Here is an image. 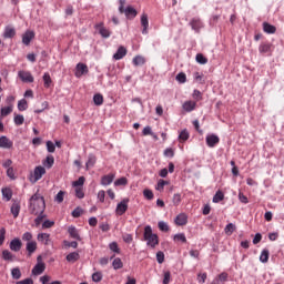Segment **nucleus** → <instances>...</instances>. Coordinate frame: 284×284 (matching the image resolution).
Listing matches in <instances>:
<instances>
[{"mask_svg":"<svg viewBox=\"0 0 284 284\" xmlns=\"http://www.w3.org/2000/svg\"><path fill=\"white\" fill-rule=\"evenodd\" d=\"M225 199V194H223L222 191H217L215 195L213 196V203H221Z\"/></svg>","mask_w":284,"mask_h":284,"instance_id":"nucleus-45","label":"nucleus"},{"mask_svg":"<svg viewBox=\"0 0 284 284\" xmlns=\"http://www.w3.org/2000/svg\"><path fill=\"white\" fill-rule=\"evenodd\" d=\"M113 270H121L123 267V261H121V257H115L112 262Z\"/></svg>","mask_w":284,"mask_h":284,"instance_id":"nucleus-39","label":"nucleus"},{"mask_svg":"<svg viewBox=\"0 0 284 284\" xmlns=\"http://www.w3.org/2000/svg\"><path fill=\"white\" fill-rule=\"evenodd\" d=\"M47 150L50 154H53L57 150V145H54L52 141H47Z\"/></svg>","mask_w":284,"mask_h":284,"instance_id":"nucleus-57","label":"nucleus"},{"mask_svg":"<svg viewBox=\"0 0 284 284\" xmlns=\"http://www.w3.org/2000/svg\"><path fill=\"white\" fill-rule=\"evenodd\" d=\"M142 34H148V28H150V21L148 20V13L141 16Z\"/></svg>","mask_w":284,"mask_h":284,"instance_id":"nucleus-20","label":"nucleus"},{"mask_svg":"<svg viewBox=\"0 0 284 284\" xmlns=\"http://www.w3.org/2000/svg\"><path fill=\"white\" fill-rule=\"evenodd\" d=\"M13 145H14V142H12V140H10L8 136L6 135L0 136V148H2L3 150H10L12 149Z\"/></svg>","mask_w":284,"mask_h":284,"instance_id":"nucleus-11","label":"nucleus"},{"mask_svg":"<svg viewBox=\"0 0 284 284\" xmlns=\"http://www.w3.org/2000/svg\"><path fill=\"white\" fill-rule=\"evenodd\" d=\"M173 241L181 242V243H187V237H185V233H179L173 236Z\"/></svg>","mask_w":284,"mask_h":284,"instance_id":"nucleus-42","label":"nucleus"},{"mask_svg":"<svg viewBox=\"0 0 284 284\" xmlns=\"http://www.w3.org/2000/svg\"><path fill=\"white\" fill-rule=\"evenodd\" d=\"M143 194L149 201H152V199H154V193L152 192V190L145 189L143 191Z\"/></svg>","mask_w":284,"mask_h":284,"instance_id":"nucleus-59","label":"nucleus"},{"mask_svg":"<svg viewBox=\"0 0 284 284\" xmlns=\"http://www.w3.org/2000/svg\"><path fill=\"white\" fill-rule=\"evenodd\" d=\"M195 61H197L201 65H205V63H207V58H205L203 53H197L195 57Z\"/></svg>","mask_w":284,"mask_h":284,"instance_id":"nucleus-48","label":"nucleus"},{"mask_svg":"<svg viewBox=\"0 0 284 284\" xmlns=\"http://www.w3.org/2000/svg\"><path fill=\"white\" fill-rule=\"evenodd\" d=\"M133 65H145V58L143 55H135L132 60Z\"/></svg>","mask_w":284,"mask_h":284,"instance_id":"nucleus-28","label":"nucleus"},{"mask_svg":"<svg viewBox=\"0 0 284 284\" xmlns=\"http://www.w3.org/2000/svg\"><path fill=\"white\" fill-rule=\"evenodd\" d=\"M120 3V7H119V12L121 14H125L126 19H134L136 18V9H134L132 6H128L125 9H124V6H125V0H120L119 1Z\"/></svg>","mask_w":284,"mask_h":284,"instance_id":"nucleus-3","label":"nucleus"},{"mask_svg":"<svg viewBox=\"0 0 284 284\" xmlns=\"http://www.w3.org/2000/svg\"><path fill=\"white\" fill-rule=\"evenodd\" d=\"M45 174V168L39 165L36 166L33 170V173H31L29 181L31 183H37L38 181H41L43 179V175Z\"/></svg>","mask_w":284,"mask_h":284,"instance_id":"nucleus-4","label":"nucleus"},{"mask_svg":"<svg viewBox=\"0 0 284 284\" xmlns=\"http://www.w3.org/2000/svg\"><path fill=\"white\" fill-rule=\"evenodd\" d=\"M18 77L23 83H34V77H32V73H30V71H19Z\"/></svg>","mask_w":284,"mask_h":284,"instance_id":"nucleus-8","label":"nucleus"},{"mask_svg":"<svg viewBox=\"0 0 284 284\" xmlns=\"http://www.w3.org/2000/svg\"><path fill=\"white\" fill-rule=\"evenodd\" d=\"M51 277L49 275H43L40 277V283L42 284H61V281H53L50 283Z\"/></svg>","mask_w":284,"mask_h":284,"instance_id":"nucleus-36","label":"nucleus"},{"mask_svg":"<svg viewBox=\"0 0 284 284\" xmlns=\"http://www.w3.org/2000/svg\"><path fill=\"white\" fill-rule=\"evenodd\" d=\"M192 97H193L195 103H196V101H203V93H201V91H199L196 89L193 91Z\"/></svg>","mask_w":284,"mask_h":284,"instance_id":"nucleus-52","label":"nucleus"},{"mask_svg":"<svg viewBox=\"0 0 284 284\" xmlns=\"http://www.w3.org/2000/svg\"><path fill=\"white\" fill-rule=\"evenodd\" d=\"M9 247L11 252H21V247H23V242H21V239L14 237L11 240Z\"/></svg>","mask_w":284,"mask_h":284,"instance_id":"nucleus-10","label":"nucleus"},{"mask_svg":"<svg viewBox=\"0 0 284 284\" xmlns=\"http://www.w3.org/2000/svg\"><path fill=\"white\" fill-rule=\"evenodd\" d=\"M2 260L3 261H14V254L10 252L9 250H3L2 251Z\"/></svg>","mask_w":284,"mask_h":284,"instance_id":"nucleus-32","label":"nucleus"},{"mask_svg":"<svg viewBox=\"0 0 284 284\" xmlns=\"http://www.w3.org/2000/svg\"><path fill=\"white\" fill-rule=\"evenodd\" d=\"M22 241H27V243H32V233H30V232L23 233Z\"/></svg>","mask_w":284,"mask_h":284,"instance_id":"nucleus-63","label":"nucleus"},{"mask_svg":"<svg viewBox=\"0 0 284 284\" xmlns=\"http://www.w3.org/2000/svg\"><path fill=\"white\" fill-rule=\"evenodd\" d=\"M156 261L160 265L165 262V253H163V251L156 253Z\"/></svg>","mask_w":284,"mask_h":284,"instance_id":"nucleus-54","label":"nucleus"},{"mask_svg":"<svg viewBox=\"0 0 284 284\" xmlns=\"http://www.w3.org/2000/svg\"><path fill=\"white\" fill-rule=\"evenodd\" d=\"M144 241H146V245H149V247H156V245L159 244V235L154 234L152 232V226L146 225L144 227Z\"/></svg>","mask_w":284,"mask_h":284,"instance_id":"nucleus-2","label":"nucleus"},{"mask_svg":"<svg viewBox=\"0 0 284 284\" xmlns=\"http://www.w3.org/2000/svg\"><path fill=\"white\" fill-rule=\"evenodd\" d=\"M26 250H27L28 256H32V254H34L37 252V242L36 241L28 242Z\"/></svg>","mask_w":284,"mask_h":284,"instance_id":"nucleus-23","label":"nucleus"},{"mask_svg":"<svg viewBox=\"0 0 284 284\" xmlns=\"http://www.w3.org/2000/svg\"><path fill=\"white\" fill-rule=\"evenodd\" d=\"M32 39H34V31H26L22 36V43L24 45H30V43L32 42Z\"/></svg>","mask_w":284,"mask_h":284,"instance_id":"nucleus-17","label":"nucleus"},{"mask_svg":"<svg viewBox=\"0 0 284 284\" xmlns=\"http://www.w3.org/2000/svg\"><path fill=\"white\" fill-rule=\"evenodd\" d=\"M115 187L120 185H128V178H120L114 182Z\"/></svg>","mask_w":284,"mask_h":284,"instance_id":"nucleus-56","label":"nucleus"},{"mask_svg":"<svg viewBox=\"0 0 284 284\" xmlns=\"http://www.w3.org/2000/svg\"><path fill=\"white\" fill-rule=\"evenodd\" d=\"M75 196H77V199H84L85 197V193L83 192V186L75 187Z\"/></svg>","mask_w":284,"mask_h":284,"instance_id":"nucleus-58","label":"nucleus"},{"mask_svg":"<svg viewBox=\"0 0 284 284\" xmlns=\"http://www.w3.org/2000/svg\"><path fill=\"white\" fill-rule=\"evenodd\" d=\"M94 105H103V95L101 93H97L93 95Z\"/></svg>","mask_w":284,"mask_h":284,"instance_id":"nucleus-44","label":"nucleus"},{"mask_svg":"<svg viewBox=\"0 0 284 284\" xmlns=\"http://www.w3.org/2000/svg\"><path fill=\"white\" fill-rule=\"evenodd\" d=\"M6 243V227L0 229V247Z\"/></svg>","mask_w":284,"mask_h":284,"instance_id":"nucleus-61","label":"nucleus"},{"mask_svg":"<svg viewBox=\"0 0 284 284\" xmlns=\"http://www.w3.org/2000/svg\"><path fill=\"white\" fill-rule=\"evenodd\" d=\"M170 182L165 181V180H159L158 184L155 186V190H158V192H163L165 185H169Z\"/></svg>","mask_w":284,"mask_h":284,"instance_id":"nucleus-43","label":"nucleus"},{"mask_svg":"<svg viewBox=\"0 0 284 284\" xmlns=\"http://www.w3.org/2000/svg\"><path fill=\"white\" fill-rule=\"evenodd\" d=\"M43 79V83H44V88H50V85H52V78L50 77V73L45 72L42 77Z\"/></svg>","mask_w":284,"mask_h":284,"instance_id":"nucleus-37","label":"nucleus"},{"mask_svg":"<svg viewBox=\"0 0 284 284\" xmlns=\"http://www.w3.org/2000/svg\"><path fill=\"white\" fill-rule=\"evenodd\" d=\"M92 281H93V283H101V281H103V273H101V272L93 273Z\"/></svg>","mask_w":284,"mask_h":284,"instance_id":"nucleus-46","label":"nucleus"},{"mask_svg":"<svg viewBox=\"0 0 284 284\" xmlns=\"http://www.w3.org/2000/svg\"><path fill=\"white\" fill-rule=\"evenodd\" d=\"M2 197L6 201H11V199H12V190L10 187L2 189Z\"/></svg>","mask_w":284,"mask_h":284,"instance_id":"nucleus-31","label":"nucleus"},{"mask_svg":"<svg viewBox=\"0 0 284 284\" xmlns=\"http://www.w3.org/2000/svg\"><path fill=\"white\" fill-rule=\"evenodd\" d=\"M205 141L207 148H216V145H219V143L221 142V139L219 138V135L210 133L206 135Z\"/></svg>","mask_w":284,"mask_h":284,"instance_id":"nucleus-7","label":"nucleus"},{"mask_svg":"<svg viewBox=\"0 0 284 284\" xmlns=\"http://www.w3.org/2000/svg\"><path fill=\"white\" fill-rule=\"evenodd\" d=\"M176 81H179V83H185V81H187V77L185 73L181 72L176 75Z\"/></svg>","mask_w":284,"mask_h":284,"instance_id":"nucleus-62","label":"nucleus"},{"mask_svg":"<svg viewBox=\"0 0 284 284\" xmlns=\"http://www.w3.org/2000/svg\"><path fill=\"white\" fill-rule=\"evenodd\" d=\"M68 263H77L79 261V253L72 252L67 255Z\"/></svg>","mask_w":284,"mask_h":284,"instance_id":"nucleus-35","label":"nucleus"},{"mask_svg":"<svg viewBox=\"0 0 284 284\" xmlns=\"http://www.w3.org/2000/svg\"><path fill=\"white\" fill-rule=\"evenodd\" d=\"M125 54H128V49H125L124 47H119L118 51L113 54V59L115 61H121V59H123Z\"/></svg>","mask_w":284,"mask_h":284,"instance_id":"nucleus-21","label":"nucleus"},{"mask_svg":"<svg viewBox=\"0 0 284 284\" xmlns=\"http://www.w3.org/2000/svg\"><path fill=\"white\" fill-rule=\"evenodd\" d=\"M172 278V273L170 271L164 272V277H163V284H170V281Z\"/></svg>","mask_w":284,"mask_h":284,"instance_id":"nucleus-60","label":"nucleus"},{"mask_svg":"<svg viewBox=\"0 0 284 284\" xmlns=\"http://www.w3.org/2000/svg\"><path fill=\"white\" fill-rule=\"evenodd\" d=\"M85 183V178L80 176L77 181L72 182L73 187H83Z\"/></svg>","mask_w":284,"mask_h":284,"instance_id":"nucleus-47","label":"nucleus"},{"mask_svg":"<svg viewBox=\"0 0 284 284\" xmlns=\"http://www.w3.org/2000/svg\"><path fill=\"white\" fill-rule=\"evenodd\" d=\"M83 74H88V64L80 62L75 67V77L79 79Z\"/></svg>","mask_w":284,"mask_h":284,"instance_id":"nucleus-13","label":"nucleus"},{"mask_svg":"<svg viewBox=\"0 0 284 284\" xmlns=\"http://www.w3.org/2000/svg\"><path fill=\"white\" fill-rule=\"evenodd\" d=\"M128 203H130V199L125 197L120 203H118L115 207V214L118 216H123L125 212H128Z\"/></svg>","mask_w":284,"mask_h":284,"instance_id":"nucleus-5","label":"nucleus"},{"mask_svg":"<svg viewBox=\"0 0 284 284\" xmlns=\"http://www.w3.org/2000/svg\"><path fill=\"white\" fill-rule=\"evenodd\" d=\"M260 53L261 54H267V52H270V50H272V44L267 43V42H262L258 47Z\"/></svg>","mask_w":284,"mask_h":284,"instance_id":"nucleus-26","label":"nucleus"},{"mask_svg":"<svg viewBox=\"0 0 284 284\" xmlns=\"http://www.w3.org/2000/svg\"><path fill=\"white\" fill-rule=\"evenodd\" d=\"M65 199V191H59L58 194L54 196V202L58 204L63 203Z\"/></svg>","mask_w":284,"mask_h":284,"instance_id":"nucleus-38","label":"nucleus"},{"mask_svg":"<svg viewBox=\"0 0 284 284\" xmlns=\"http://www.w3.org/2000/svg\"><path fill=\"white\" fill-rule=\"evenodd\" d=\"M260 261H261V263H267V261H270V250L264 248L261 252Z\"/></svg>","mask_w":284,"mask_h":284,"instance_id":"nucleus-29","label":"nucleus"},{"mask_svg":"<svg viewBox=\"0 0 284 284\" xmlns=\"http://www.w3.org/2000/svg\"><path fill=\"white\" fill-rule=\"evenodd\" d=\"M38 242L41 243L42 245H49L52 243V239H50L49 233H39L38 236Z\"/></svg>","mask_w":284,"mask_h":284,"instance_id":"nucleus-16","label":"nucleus"},{"mask_svg":"<svg viewBox=\"0 0 284 284\" xmlns=\"http://www.w3.org/2000/svg\"><path fill=\"white\" fill-rule=\"evenodd\" d=\"M42 164L44 165V168L50 170V168H52V165H54V156L53 155H48L45 158V160L42 161Z\"/></svg>","mask_w":284,"mask_h":284,"instance_id":"nucleus-27","label":"nucleus"},{"mask_svg":"<svg viewBox=\"0 0 284 284\" xmlns=\"http://www.w3.org/2000/svg\"><path fill=\"white\" fill-rule=\"evenodd\" d=\"M190 26L195 32H201V29H203V21H201L200 18H193L190 21Z\"/></svg>","mask_w":284,"mask_h":284,"instance_id":"nucleus-14","label":"nucleus"},{"mask_svg":"<svg viewBox=\"0 0 284 284\" xmlns=\"http://www.w3.org/2000/svg\"><path fill=\"white\" fill-rule=\"evenodd\" d=\"M19 212H21V204L14 201L11 205V214L13 219H17L19 216Z\"/></svg>","mask_w":284,"mask_h":284,"instance_id":"nucleus-22","label":"nucleus"},{"mask_svg":"<svg viewBox=\"0 0 284 284\" xmlns=\"http://www.w3.org/2000/svg\"><path fill=\"white\" fill-rule=\"evenodd\" d=\"M184 112H194L196 110V101L187 100L182 104Z\"/></svg>","mask_w":284,"mask_h":284,"instance_id":"nucleus-15","label":"nucleus"},{"mask_svg":"<svg viewBox=\"0 0 284 284\" xmlns=\"http://www.w3.org/2000/svg\"><path fill=\"white\" fill-rule=\"evenodd\" d=\"M13 108H14V105H8L4 108H1V110H0L1 116H8L9 114H12Z\"/></svg>","mask_w":284,"mask_h":284,"instance_id":"nucleus-34","label":"nucleus"},{"mask_svg":"<svg viewBox=\"0 0 284 284\" xmlns=\"http://www.w3.org/2000/svg\"><path fill=\"white\" fill-rule=\"evenodd\" d=\"M181 204V194L175 193L173 195V205H180Z\"/></svg>","mask_w":284,"mask_h":284,"instance_id":"nucleus-64","label":"nucleus"},{"mask_svg":"<svg viewBox=\"0 0 284 284\" xmlns=\"http://www.w3.org/2000/svg\"><path fill=\"white\" fill-rule=\"evenodd\" d=\"M2 37L3 39H14L17 37V30L12 26H7Z\"/></svg>","mask_w":284,"mask_h":284,"instance_id":"nucleus-12","label":"nucleus"},{"mask_svg":"<svg viewBox=\"0 0 284 284\" xmlns=\"http://www.w3.org/2000/svg\"><path fill=\"white\" fill-rule=\"evenodd\" d=\"M187 139H190V132H187V130L184 129L183 131L180 132L179 140L180 141H187Z\"/></svg>","mask_w":284,"mask_h":284,"instance_id":"nucleus-51","label":"nucleus"},{"mask_svg":"<svg viewBox=\"0 0 284 284\" xmlns=\"http://www.w3.org/2000/svg\"><path fill=\"white\" fill-rule=\"evenodd\" d=\"M94 28L98 30L102 39H110L112 32H110V29L105 28L103 22L97 23Z\"/></svg>","mask_w":284,"mask_h":284,"instance_id":"nucleus-6","label":"nucleus"},{"mask_svg":"<svg viewBox=\"0 0 284 284\" xmlns=\"http://www.w3.org/2000/svg\"><path fill=\"white\" fill-rule=\"evenodd\" d=\"M225 234H227L229 236H232V234H234V232H236V225H234L233 223H229L225 229H224Z\"/></svg>","mask_w":284,"mask_h":284,"instance_id":"nucleus-33","label":"nucleus"},{"mask_svg":"<svg viewBox=\"0 0 284 284\" xmlns=\"http://www.w3.org/2000/svg\"><path fill=\"white\" fill-rule=\"evenodd\" d=\"M68 233L70 234L71 239H74L75 241H81V235H79V230H77L74 226H69Z\"/></svg>","mask_w":284,"mask_h":284,"instance_id":"nucleus-25","label":"nucleus"},{"mask_svg":"<svg viewBox=\"0 0 284 284\" xmlns=\"http://www.w3.org/2000/svg\"><path fill=\"white\" fill-rule=\"evenodd\" d=\"M72 216L73 219H79V216H81V214H83V209H81L80 206L75 207L73 211H72Z\"/></svg>","mask_w":284,"mask_h":284,"instance_id":"nucleus-55","label":"nucleus"},{"mask_svg":"<svg viewBox=\"0 0 284 284\" xmlns=\"http://www.w3.org/2000/svg\"><path fill=\"white\" fill-rule=\"evenodd\" d=\"M263 30L266 34H276V27L268 22H263Z\"/></svg>","mask_w":284,"mask_h":284,"instance_id":"nucleus-24","label":"nucleus"},{"mask_svg":"<svg viewBox=\"0 0 284 284\" xmlns=\"http://www.w3.org/2000/svg\"><path fill=\"white\" fill-rule=\"evenodd\" d=\"M13 121L16 125H23L26 118H23L21 114H16Z\"/></svg>","mask_w":284,"mask_h":284,"instance_id":"nucleus-50","label":"nucleus"},{"mask_svg":"<svg viewBox=\"0 0 284 284\" xmlns=\"http://www.w3.org/2000/svg\"><path fill=\"white\" fill-rule=\"evenodd\" d=\"M158 227L159 230H161V232H170V226L168 225V223L160 221L158 223Z\"/></svg>","mask_w":284,"mask_h":284,"instance_id":"nucleus-53","label":"nucleus"},{"mask_svg":"<svg viewBox=\"0 0 284 284\" xmlns=\"http://www.w3.org/2000/svg\"><path fill=\"white\" fill-rule=\"evenodd\" d=\"M109 248L111 250V252H114L115 254H121V248H119V244L116 242L110 243Z\"/></svg>","mask_w":284,"mask_h":284,"instance_id":"nucleus-49","label":"nucleus"},{"mask_svg":"<svg viewBox=\"0 0 284 284\" xmlns=\"http://www.w3.org/2000/svg\"><path fill=\"white\" fill-rule=\"evenodd\" d=\"M29 210L31 214H43L45 212V199L41 194L36 193L30 199Z\"/></svg>","mask_w":284,"mask_h":284,"instance_id":"nucleus-1","label":"nucleus"},{"mask_svg":"<svg viewBox=\"0 0 284 284\" xmlns=\"http://www.w3.org/2000/svg\"><path fill=\"white\" fill-rule=\"evenodd\" d=\"M175 225L183 226L187 225V214L185 213H180L176 215L174 220Z\"/></svg>","mask_w":284,"mask_h":284,"instance_id":"nucleus-18","label":"nucleus"},{"mask_svg":"<svg viewBox=\"0 0 284 284\" xmlns=\"http://www.w3.org/2000/svg\"><path fill=\"white\" fill-rule=\"evenodd\" d=\"M97 163V156L94 154H90L87 161V169L94 168V164Z\"/></svg>","mask_w":284,"mask_h":284,"instance_id":"nucleus-40","label":"nucleus"},{"mask_svg":"<svg viewBox=\"0 0 284 284\" xmlns=\"http://www.w3.org/2000/svg\"><path fill=\"white\" fill-rule=\"evenodd\" d=\"M11 276L14 281H19V278H21V268H19V267L12 268Z\"/></svg>","mask_w":284,"mask_h":284,"instance_id":"nucleus-41","label":"nucleus"},{"mask_svg":"<svg viewBox=\"0 0 284 284\" xmlns=\"http://www.w3.org/2000/svg\"><path fill=\"white\" fill-rule=\"evenodd\" d=\"M18 110L19 112H26L28 110V100L21 99L18 101Z\"/></svg>","mask_w":284,"mask_h":284,"instance_id":"nucleus-30","label":"nucleus"},{"mask_svg":"<svg viewBox=\"0 0 284 284\" xmlns=\"http://www.w3.org/2000/svg\"><path fill=\"white\" fill-rule=\"evenodd\" d=\"M39 261H41V256L38 257V263L32 268L33 276H41V274L45 272V264L43 262H39Z\"/></svg>","mask_w":284,"mask_h":284,"instance_id":"nucleus-9","label":"nucleus"},{"mask_svg":"<svg viewBox=\"0 0 284 284\" xmlns=\"http://www.w3.org/2000/svg\"><path fill=\"white\" fill-rule=\"evenodd\" d=\"M115 176L116 175L114 173H110V174L103 175L101 178V185H104V186L112 185Z\"/></svg>","mask_w":284,"mask_h":284,"instance_id":"nucleus-19","label":"nucleus"}]
</instances>
